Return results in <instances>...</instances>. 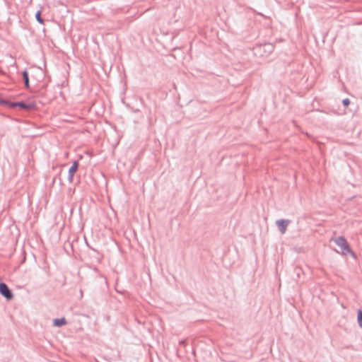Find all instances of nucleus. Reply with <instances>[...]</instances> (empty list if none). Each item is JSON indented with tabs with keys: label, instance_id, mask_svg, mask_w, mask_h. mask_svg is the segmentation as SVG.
<instances>
[{
	"label": "nucleus",
	"instance_id": "obj_1",
	"mask_svg": "<svg viewBox=\"0 0 362 362\" xmlns=\"http://www.w3.org/2000/svg\"><path fill=\"white\" fill-rule=\"evenodd\" d=\"M336 245H337L341 250V254L343 255H346L347 254H351L353 257H355V254L349 248V245L344 237H338L336 238L332 239Z\"/></svg>",
	"mask_w": 362,
	"mask_h": 362
},
{
	"label": "nucleus",
	"instance_id": "obj_2",
	"mask_svg": "<svg viewBox=\"0 0 362 362\" xmlns=\"http://www.w3.org/2000/svg\"><path fill=\"white\" fill-rule=\"evenodd\" d=\"M274 50V46L272 44L266 43L264 45H261L257 46L255 49V54L257 55H259L261 57L268 56L270 53H272Z\"/></svg>",
	"mask_w": 362,
	"mask_h": 362
},
{
	"label": "nucleus",
	"instance_id": "obj_3",
	"mask_svg": "<svg viewBox=\"0 0 362 362\" xmlns=\"http://www.w3.org/2000/svg\"><path fill=\"white\" fill-rule=\"evenodd\" d=\"M291 223L288 219H279L276 221V224L281 234H284L288 226Z\"/></svg>",
	"mask_w": 362,
	"mask_h": 362
},
{
	"label": "nucleus",
	"instance_id": "obj_4",
	"mask_svg": "<svg viewBox=\"0 0 362 362\" xmlns=\"http://www.w3.org/2000/svg\"><path fill=\"white\" fill-rule=\"evenodd\" d=\"M0 293L7 299H11L13 298L11 291L4 283L0 284Z\"/></svg>",
	"mask_w": 362,
	"mask_h": 362
},
{
	"label": "nucleus",
	"instance_id": "obj_5",
	"mask_svg": "<svg viewBox=\"0 0 362 362\" xmlns=\"http://www.w3.org/2000/svg\"><path fill=\"white\" fill-rule=\"evenodd\" d=\"M78 167V164L77 161H74L73 165L71 166V168L69 170V174H68V180L69 182H73L74 175L75 173L76 172Z\"/></svg>",
	"mask_w": 362,
	"mask_h": 362
},
{
	"label": "nucleus",
	"instance_id": "obj_6",
	"mask_svg": "<svg viewBox=\"0 0 362 362\" xmlns=\"http://www.w3.org/2000/svg\"><path fill=\"white\" fill-rule=\"evenodd\" d=\"M53 324L55 327H62L66 324V321L65 318H56L53 321Z\"/></svg>",
	"mask_w": 362,
	"mask_h": 362
},
{
	"label": "nucleus",
	"instance_id": "obj_7",
	"mask_svg": "<svg viewBox=\"0 0 362 362\" xmlns=\"http://www.w3.org/2000/svg\"><path fill=\"white\" fill-rule=\"evenodd\" d=\"M23 79H24L25 85L26 87H28V86H29V79H28V72L26 71H24L23 73Z\"/></svg>",
	"mask_w": 362,
	"mask_h": 362
},
{
	"label": "nucleus",
	"instance_id": "obj_8",
	"mask_svg": "<svg viewBox=\"0 0 362 362\" xmlns=\"http://www.w3.org/2000/svg\"><path fill=\"white\" fill-rule=\"evenodd\" d=\"M35 18L37 22H39L40 24L44 23L43 19L41 18V12L38 11L35 14Z\"/></svg>",
	"mask_w": 362,
	"mask_h": 362
},
{
	"label": "nucleus",
	"instance_id": "obj_9",
	"mask_svg": "<svg viewBox=\"0 0 362 362\" xmlns=\"http://www.w3.org/2000/svg\"><path fill=\"white\" fill-rule=\"evenodd\" d=\"M10 106L11 107L19 106V107H21L22 108H25L26 107L25 104H24L23 103H10Z\"/></svg>",
	"mask_w": 362,
	"mask_h": 362
},
{
	"label": "nucleus",
	"instance_id": "obj_10",
	"mask_svg": "<svg viewBox=\"0 0 362 362\" xmlns=\"http://www.w3.org/2000/svg\"><path fill=\"white\" fill-rule=\"evenodd\" d=\"M358 322L361 327H362V311L358 310Z\"/></svg>",
	"mask_w": 362,
	"mask_h": 362
},
{
	"label": "nucleus",
	"instance_id": "obj_11",
	"mask_svg": "<svg viewBox=\"0 0 362 362\" xmlns=\"http://www.w3.org/2000/svg\"><path fill=\"white\" fill-rule=\"evenodd\" d=\"M342 103L344 106H348L350 104V100L349 98H345L342 100Z\"/></svg>",
	"mask_w": 362,
	"mask_h": 362
}]
</instances>
